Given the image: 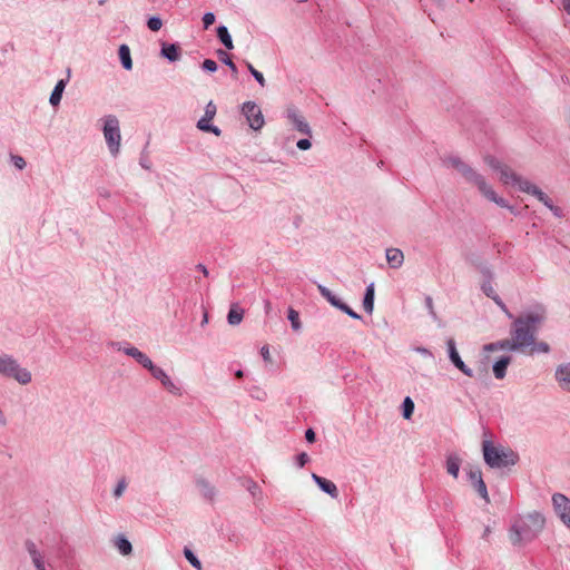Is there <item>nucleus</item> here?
Segmentation results:
<instances>
[{
    "label": "nucleus",
    "instance_id": "f257e3e1",
    "mask_svg": "<svg viewBox=\"0 0 570 570\" xmlns=\"http://www.w3.org/2000/svg\"><path fill=\"white\" fill-rule=\"evenodd\" d=\"M544 318V311L538 309L514 320L512 324V342L517 351L534 345V335Z\"/></svg>",
    "mask_w": 570,
    "mask_h": 570
},
{
    "label": "nucleus",
    "instance_id": "f03ea898",
    "mask_svg": "<svg viewBox=\"0 0 570 570\" xmlns=\"http://www.w3.org/2000/svg\"><path fill=\"white\" fill-rule=\"evenodd\" d=\"M482 450L485 463L494 469L514 465L519 460L513 450L501 445L494 446L490 441H483Z\"/></svg>",
    "mask_w": 570,
    "mask_h": 570
},
{
    "label": "nucleus",
    "instance_id": "7ed1b4c3",
    "mask_svg": "<svg viewBox=\"0 0 570 570\" xmlns=\"http://www.w3.org/2000/svg\"><path fill=\"white\" fill-rule=\"evenodd\" d=\"M459 173L462 174V176L470 183L474 184L480 193L489 200L495 203L500 207H505L513 213V208L508 206L507 202L497 195V193L493 190V188L485 181L484 177L476 173L473 168H471L469 165L462 164L456 169Z\"/></svg>",
    "mask_w": 570,
    "mask_h": 570
},
{
    "label": "nucleus",
    "instance_id": "20e7f679",
    "mask_svg": "<svg viewBox=\"0 0 570 570\" xmlns=\"http://www.w3.org/2000/svg\"><path fill=\"white\" fill-rule=\"evenodd\" d=\"M469 261L485 276V281H483L481 285L482 292L494 301V303L509 316L512 315L508 311L505 304L502 302V299L499 297V295L495 293L493 285L491 284V277H492V268L488 264L485 259H483L478 252H474L471 256H469Z\"/></svg>",
    "mask_w": 570,
    "mask_h": 570
},
{
    "label": "nucleus",
    "instance_id": "39448f33",
    "mask_svg": "<svg viewBox=\"0 0 570 570\" xmlns=\"http://www.w3.org/2000/svg\"><path fill=\"white\" fill-rule=\"evenodd\" d=\"M0 375L12 379L21 385H27L32 381V374L11 355H0Z\"/></svg>",
    "mask_w": 570,
    "mask_h": 570
},
{
    "label": "nucleus",
    "instance_id": "423d86ee",
    "mask_svg": "<svg viewBox=\"0 0 570 570\" xmlns=\"http://www.w3.org/2000/svg\"><path fill=\"white\" fill-rule=\"evenodd\" d=\"M514 185H517L521 191L537 197V199L541 202L544 206H547L553 213L554 216H562V209L560 207L554 206L549 196L528 179H524L521 176H519Z\"/></svg>",
    "mask_w": 570,
    "mask_h": 570
},
{
    "label": "nucleus",
    "instance_id": "0eeeda50",
    "mask_svg": "<svg viewBox=\"0 0 570 570\" xmlns=\"http://www.w3.org/2000/svg\"><path fill=\"white\" fill-rule=\"evenodd\" d=\"M104 136L108 148L112 155H117L120 147V128L119 121L115 116H108L105 120Z\"/></svg>",
    "mask_w": 570,
    "mask_h": 570
},
{
    "label": "nucleus",
    "instance_id": "6e6552de",
    "mask_svg": "<svg viewBox=\"0 0 570 570\" xmlns=\"http://www.w3.org/2000/svg\"><path fill=\"white\" fill-rule=\"evenodd\" d=\"M537 534L530 529V524L524 518L515 522L510 530V540L514 546H521L533 540Z\"/></svg>",
    "mask_w": 570,
    "mask_h": 570
},
{
    "label": "nucleus",
    "instance_id": "1a4fd4ad",
    "mask_svg": "<svg viewBox=\"0 0 570 570\" xmlns=\"http://www.w3.org/2000/svg\"><path fill=\"white\" fill-rule=\"evenodd\" d=\"M551 501L554 513L562 524L570 530V499L562 493H554Z\"/></svg>",
    "mask_w": 570,
    "mask_h": 570
},
{
    "label": "nucleus",
    "instance_id": "9d476101",
    "mask_svg": "<svg viewBox=\"0 0 570 570\" xmlns=\"http://www.w3.org/2000/svg\"><path fill=\"white\" fill-rule=\"evenodd\" d=\"M242 112L247 119L249 127L254 130L263 128L265 120L261 108L253 101H247L242 107Z\"/></svg>",
    "mask_w": 570,
    "mask_h": 570
},
{
    "label": "nucleus",
    "instance_id": "9b49d317",
    "mask_svg": "<svg viewBox=\"0 0 570 570\" xmlns=\"http://www.w3.org/2000/svg\"><path fill=\"white\" fill-rule=\"evenodd\" d=\"M446 350H448V355H449V358H450L451 363L459 371H461L464 375H466L469 377H473L474 373H473L472 368L466 366V364L461 358V356H460V354H459V352L456 350L455 341L453 338H449L446 341Z\"/></svg>",
    "mask_w": 570,
    "mask_h": 570
},
{
    "label": "nucleus",
    "instance_id": "f8f14e48",
    "mask_svg": "<svg viewBox=\"0 0 570 570\" xmlns=\"http://www.w3.org/2000/svg\"><path fill=\"white\" fill-rule=\"evenodd\" d=\"M148 371L169 393L174 395L181 394L180 387L168 376V374L161 367L153 364Z\"/></svg>",
    "mask_w": 570,
    "mask_h": 570
},
{
    "label": "nucleus",
    "instance_id": "ddd939ff",
    "mask_svg": "<svg viewBox=\"0 0 570 570\" xmlns=\"http://www.w3.org/2000/svg\"><path fill=\"white\" fill-rule=\"evenodd\" d=\"M317 288L322 296L327 299V302L333 305L334 307L341 309L342 312L346 313L348 316H351L354 320H360L361 316L354 312L352 308H350L346 304L342 303L327 287L318 284Z\"/></svg>",
    "mask_w": 570,
    "mask_h": 570
},
{
    "label": "nucleus",
    "instance_id": "4468645a",
    "mask_svg": "<svg viewBox=\"0 0 570 570\" xmlns=\"http://www.w3.org/2000/svg\"><path fill=\"white\" fill-rule=\"evenodd\" d=\"M286 116L288 121L297 131L307 136L311 135V128L308 124L305 121L304 117L298 112L296 108H288L286 111Z\"/></svg>",
    "mask_w": 570,
    "mask_h": 570
},
{
    "label": "nucleus",
    "instance_id": "2eb2a0df",
    "mask_svg": "<svg viewBox=\"0 0 570 570\" xmlns=\"http://www.w3.org/2000/svg\"><path fill=\"white\" fill-rule=\"evenodd\" d=\"M469 479L470 481L472 482V485L474 487L475 491L478 492V494L484 499V501L487 503H490V498H489V494H488V489H487V485L482 479V473L479 469L476 470H471L469 472Z\"/></svg>",
    "mask_w": 570,
    "mask_h": 570
},
{
    "label": "nucleus",
    "instance_id": "dca6fc26",
    "mask_svg": "<svg viewBox=\"0 0 570 570\" xmlns=\"http://www.w3.org/2000/svg\"><path fill=\"white\" fill-rule=\"evenodd\" d=\"M26 550L29 553L31 561L37 570H47L45 564V557L43 554L38 550L37 544L32 541H27Z\"/></svg>",
    "mask_w": 570,
    "mask_h": 570
},
{
    "label": "nucleus",
    "instance_id": "f3484780",
    "mask_svg": "<svg viewBox=\"0 0 570 570\" xmlns=\"http://www.w3.org/2000/svg\"><path fill=\"white\" fill-rule=\"evenodd\" d=\"M556 380L562 390L570 392V363L557 367Z\"/></svg>",
    "mask_w": 570,
    "mask_h": 570
},
{
    "label": "nucleus",
    "instance_id": "a211bd4d",
    "mask_svg": "<svg viewBox=\"0 0 570 570\" xmlns=\"http://www.w3.org/2000/svg\"><path fill=\"white\" fill-rule=\"evenodd\" d=\"M313 481L318 485V488L327 493L331 498L336 499L338 497V490L334 482L317 475L316 473L312 474Z\"/></svg>",
    "mask_w": 570,
    "mask_h": 570
},
{
    "label": "nucleus",
    "instance_id": "6ab92c4d",
    "mask_svg": "<svg viewBox=\"0 0 570 570\" xmlns=\"http://www.w3.org/2000/svg\"><path fill=\"white\" fill-rule=\"evenodd\" d=\"M122 351L126 355L135 358L139 364H141L147 370H149L154 364L153 361L145 353H142L135 346L124 347Z\"/></svg>",
    "mask_w": 570,
    "mask_h": 570
},
{
    "label": "nucleus",
    "instance_id": "aec40b11",
    "mask_svg": "<svg viewBox=\"0 0 570 570\" xmlns=\"http://www.w3.org/2000/svg\"><path fill=\"white\" fill-rule=\"evenodd\" d=\"M524 519L530 524V529L533 530L537 535L546 525V518L537 511L529 513Z\"/></svg>",
    "mask_w": 570,
    "mask_h": 570
},
{
    "label": "nucleus",
    "instance_id": "412c9836",
    "mask_svg": "<svg viewBox=\"0 0 570 570\" xmlns=\"http://www.w3.org/2000/svg\"><path fill=\"white\" fill-rule=\"evenodd\" d=\"M500 180L504 185L514 184L519 177V175L508 165H503L500 170Z\"/></svg>",
    "mask_w": 570,
    "mask_h": 570
},
{
    "label": "nucleus",
    "instance_id": "4be33fe9",
    "mask_svg": "<svg viewBox=\"0 0 570 570\" xmlns=\"http://www.w3.org/2000/svg\"><path fill=\"white\" fill-rule=\"evenodd\" d=\"M511 362L510 356H503L493 364V374L495 379L502 380L505 376L507 367Z\"/></svg>",
    "mask_w": 570,
    "mask_h": 570
},
{
    "label": "nucleus",
    "instance_id": "5701e85b",
    "mask_svg": "<svg viewBox=\"0 0 570 570\" xmlns=\"http://www.w3.org/2000/svg\"><path fill=\"white\" fill-rule=\"evenodd\" d=\"M461 459L456 454H450L446 459V471L454 479L459 476Z\"/></svg>",
    "mask_w": 570,
    "mask_h": 570
},
{
    "label": "nucleus",
    "instance_id": "b1692460",
    "mask_svg": "<svg viewBox=\"0 0 570 570\" xmlns=\"http://www.w3.org/2000/svg\"><path fill=\"white\" fill-rule=\"evenodd\" d=\"M114 543H115V547L117 548V550L119 551V553L122 554V556H129L132 552L131 543L122 534L117 535L115 538V542Z\"/></svg>",
    "mask_w": 570,
    "mask_h": 570
},
{
    "label": "nucleus",
    "instance_id": "393cba45",
    "mask_svg": "<svg viewBox=\"0 0 570 570\" xmlns=\"http://www.w3.org/2000/svg\"><path fill=\"white\" fill-rule=\"evenodd\" d=\"M364 311L368 314L373 313L374 309V283H371L366 287V292L363 299Z\"/></svg>",
    "mask_w": 570,
    "mask_h": 570
},
{
    "label": "nucleus",
    "instance_id": "a878e982",
    "mask_svg": "<svg viewBox=\"0 0 570 570\" xmlns=\"http://www.w3.org/2000/svg\"><path fill=\"white\" fill-rule=\"evenodd\" d=\"M385 259L390 267L399 268L404 263L403 252H385Z\"/></svg>",
    "mask_w": 570,
    "mask_h": 570
},
{
    "label": "nucleus",
    "instance_id": "bb28decb",
    "mask_svg": "<svg viewBox=\"0 0 570 570\" xmlns=\"http://www.w3.org/2000/svg\"><path fill=\"white\" fill-rule=\"evenodd\" d=\"M244 317V311L238 307V305L234 304L230 306V309L227 315V322L229 325H238Z\"/></svg>",
    "mask_w": 570,
    "mask_h": 570
},
{
    "label": "nucleus",
    "instance_id": "cd10ccee",
    "mask_svg": "<svg viewBox=\"0 0 570 570\" xmlns=\"http://www.w3.org/2000/svg\"><path fill=\"white\" fill-rule=\"evenodd\" d=\"M485 351H497V350H508V351H517L513 346L512 340H502L495 343H490L484 345Z\"/></svg>",
    "mask_w": 570,
    "mask_h": 570
},
{
    "label": "nucleus",
    "instance_id": "c85d7f7f",
    "mask_svg": "<svg viewBox=\"0 0 570 570\" xmlns=\"http://www.w3.org/2000/svg\"><path fill=\"white\" fill-rule=\"evenodd\" d=\"M119 58H120V61L122 63V67L126 70H130L132 68V60H131V56H130V50H129V47L127 45H121L119 47Z\"/></svg>",
    "mask_w": 570,
    "mask_h": 570
},
{
    "label": "nucleus",
    "instance_id": "c756f323",
    "mask_svg": "<svg viewBox=\"0 0 570 570\" xmlns=\"http://www.w3.org/2000/svg\"><path fill=\"white\" fill-rule=\"evenodd\" d=\"M161 52L170 61L179 59V47L177 45H164Z\"/></svg>",
    "mask_w": 570,
    "mask_h": 570
},
{
    "label": "nucleus",
    "instance_id": "7c9ffc66",
    "mask_svg": "<svg viewBox=\"0 0 570 570\" xmlns=\"http://www.w3.org/2000/svg\"><path fill=\"white\" fill-rule=\"evenodd\" d=\"M217 36H218L219 40L224 43V46L227 49H233L234 48L232 37H230L229 32H228V29L225 26L218 27Z\"/></svg>",
    "mask_w": 570,
    "mask_h": 570
},
{
    "label": "nucleus",
    "instance_id": "2f4dec72",
    "mask_svg": "<svg viewBox=\"0 0 570 570\" xmlns=\"http://www.w3.org/2000/svg\"><path fill=\"white\" fill-rule=\"evenodd\" d=\"M65 87H66V83L63 80H59L57 82V85L50 96V104L52 106H57L60 102Z\"/></svg>",
    "mask_w": 570,
    "mask_h": 570
},
{
    "label": "nucleus",
    "instance_id": "473e14b6",
    "mask_svg": "<svg viewBox=\"0 0 570 570\" xmlns=\"http://www.w3.org/2000/svg\"><path fill=\"white\" fill-rule=\"evenodd\" d=\"M197 128L203 131L213 132L216 136H220L222 134L218 127L209 125V120L205 118L198 120Z\"/></svg>",
    "mask_w": 570,
    "mask_h": 570
},
{
    "label": "nucleus",
    "instance_id": "72a5a7b5",
    "mask_svg": "<svg viewBox=\"0 0 570 570\" xmlns=\"http://www.w3.org/2000/svg\"><path fill=\"white\" fill-rule=\"evenodd\" d=\"M287 317L291 322L292 328L295 332H298L302 328V323L299 321L298 312L291 307V308H288Z\"/></svg>",
    "mask_w": 570,
    "mask_h": 570
},
{
    "label": "nucleus",
    "instance_id": "f704fd0d",
    "mask_svg": "<svg viewBox=\"0 0 570 570\" xmlns=\"http://www.w3.org/2000/svg\"><path fill=\"white\" fill-rule=\"evenodd\" d=\"M414 402L410 396H406L403 401L402 409H403V417L405 420H410L414 412Z\"/></svg>",
    "mask_w": 570,
    "mask_h": 570
},
{
    "label": "nucleus",
    "instance_id": "c9c22d12",
    "mask_svg": "<svg viewBox=\"0 0 570 570\" xmlns=\"http://www.w3.org/2000/svg\"><path fill=\"white\" fill-rule=\"evenodd\" d=\"M184 556L196 570H203L202 562L189 548L184 549Z\"/></svg>",
    "mask_w": 570,
    "mask_h": 570
},
{
    "label": "nucleus",
    "instance_id": "e433bc0d",
    "mask_svg": "<svg viewBox=\"0 0 570 570\" xmlns=\"http://www.w3.org/2000/svg\"><path fill=\"white\" fill-rule=\"evenodd\" d=\"M218 55H219L220 60H222L224 63H226V65L230 68V70H232V72H233L234 77H236V76H237V67H236V65L232 61V59L229 58V56H228L225 51H223V50H219V51H218Z\"/></svg>",
    "mask_w": 570,
    "mask_h": 570
},
{
    "label": "nucleus",
    "instance_id": "4c0bfd02",
    "mask_svg": "<svg viewBox=\"0 0 570 570\" xmlns=\"http://www.w3.org/2000/svg\"><path fill=\"white\" fill-rule=\"evenodd\" d=\"M246 66L249 70V72L254 76V78L257 80V82L264 87L265 86V78L261 71L254 68V66L250 62H246Z\"/></svg>",
    "mask_w": 570,
    "mask_h": 570
},
{
    "label": "nucleus",
    "instance_id": "58836bf2",
    "mask_svg": "<svg viewBox=\"0 0 570 570\" xmlns=\"http://www.w3.org/2000/svg\"><path fill=\"white\" fill-rule=\"evenodd\" d=\"M484 163L490 167L492 168L493 170H497L499 171L500 168L504 165L503 163L499 161L497 158H494L493 156H485L484 157Z\"/></svg>",
    "mask_w": 570,
    "mask_h": 570
},
{
    "label": "nucleus",
    "instance_id": "ea45409f",
    "mask_svg": "<svg viewBox=\"0 0 570 570\" xmlns=\"http://www.w3.org/2000/svg\"><path fill=\"white\" fill-rule=\"evenodd\" d=\"M216 111H217L216 105L213 101H209L205 108V115L203 118L210 121L212 119H214Z\"/></svg>",
    "mask_w": 570,
    "mask_h": 570
},
{
    "label": "nucleus",
    "instance_id": "a19ab883",
    "mask_svg": "<svg viewBox=\"0 0 570 570\" xmlns=\"http://www.w3.org/2000/svg\"><path fill=\"white\" fill-rule=\"evenodd\" d=\"M198 485L205 497L212 498L215 494V489L206 481H199Z\"/></svg>",
    "mask_w": 570,
    "mask_h": 570
},
{
    "label": "nucleus",
    "instance_id": "79ce46f5",
    "mask_svg": "<svg viewBox=\"0 0 570 570\" xmlns=\"http://www.w3.org/2000/svg\"><path fill=\"white\" fill-rule=\"evenodd\" d=\"M147 26L151 31H158L160 30L163 22L158 17H151L147 21Z\"/></svg>",
    "mask_w": 570,
    "mask_h": 570
},
{
    "label": "nucleus",
    "instance_id": "37998d69",
    "mask_svg": "<svg viewBox=\"0 0 570 570\" xmlns=\"http://www.w3.org/2000/svg\"><path fill=\"white\" fill-rule=\"evenodd\" d=\"M126 488H127L126 480L125 479L119 480L114 490L115 498H120L124 494Z\"/></svg>",
    "mask_w": 570,
    "mask_h": 570
},
{
    "label": "nucleus",
    "instance_id": "c03bdc74",
    "mask_svg": "<svg viewBox=\"0 0 570 570\" xmlns=\"http://www.w3.org/2000/svg\"><path fill=\"white\" fill-rule=\"evenodd\" d=\"M247 490L250 492V494L254 497V498H262V490L259 488V485L254 482V481H250L248 487H247Z\"/></svg>",
    "mask_w": 570,
    "mask_h": 570
},
{
    "label": "nucleus",
    "instance_id": "a18cd8bd",
    "mask_svg": "<svg viewBox=\"0 0 570 570\" xmlns=\"http://www.w3.org/2000/svg\"><path fill=\"white\" fill-rule=\"evenodd\" d=\"M203 68L207 71L214 72L217 70V63L212 59H206L203 62Z\"/></svg>",
    "mask_w": 570,
    "mask_h": 570
},
{
    "label": "nucleus",
    "instance_id": "49530a36",
    "mask_svg": "<svg viewBox=\"0 0 570 570\" xmlns=\"http://www.w3.org/2000/svg\"><path fill=\"white\" fill-rule=\"evenodd\" d=\"M205 29L209 28L215 22V16L212 12H207L203 17Z\"/></svg>",
    "mask_w": 570,
    "mask_h": 570
},
{
    "label": "nucleus",
    "instance_id": "de8ad7c7",
    "mask_svg": "<svg viewBox=\"0 0 570 570\" xmlns=\"http://www.w3.org/2000/svg\"><path fill=\"white\" fill-rule=\"evenodd\" d=\"M12 161H13V165L18 168V169H23L26 167V160L23 159V157L21 156H18V155H13L11 157Z\"/></svg>",
    "mask_w": 570,
    "mask_h": 570
},
{
    "label": "nucleus",
    "instance_id": "09e8293b",
    "mask_svg": "<svg viewBox=\"0 0 570 570\" xmlns=\"http://www.w3.org/2000/svg\"><path fill=\"white\" fill-rule=\"evenodd\" d=\"M425 306L430 313V315L433 317V318H436V313L434 311V304H433V299L432 297L428 296L425 298Z\"/></svg>",
    "mask_w": 570,
    "mask_h": 570
},
{
    "label": "nucleus",
    "instance_id": "8fccbe9b",
    "mask_svg": "<svg viewBox=\"0 0 570 570\" xmlns=\"http://www.w3.org/2000/svg\"><path fill=\"white\" fill-rule=\"evenodd\" d=\"M308 461L309 456L305 452L297 455V465L299 468H303Z\"/></svg>",
    "mask_w": 570,
    "mask_h": 570
},
{
    "label": "nucleus",
    "instance_id": "3c124183",
    "mask_svg": "<svg viewBox=\"0 0 570 570\" xmlns=\"http://www.w3.org/2000/svg\"><path fill=\"white\" fill-rule=\"evenodd\" d=\"M534 350L538 352L548 353L550 351V347L547 343L540 342L538 344H534L533 351Z\"/></svg>",
    "mask_w": 570,
    "mask_h": 570
},
{
    "label": "nucleus",
    "instance_id": "603ef678",
    "mask_svg": "<svg viewBox=\"0 0 570 570\" xmlns=\"http://www.w3.org/2000/svg\"><path fill=\"white\" fill-rule=\"evenodd\" d=\"M312 146L311 141L308 139H301L297 141V147L301 149V150H307L309 149Z\"/></svg>",
    "mask_w": 570,
    "mask_h": 570
},
{
    "label": "nucleus",
    "instance_id": "864d4df0",
    "mask_svg": "<svg viewBox=\"0 0 570 570\" xmlns=\"http://www.w3.org/2000/svg\"><path fill=\"white\" fill-rule=\"evenodd\" d=\"M261 354L263 356V358L266 361V362H271L272 361V356H271V353H269V348L268 346H263L261 348Z\"/></svg>",
    "mask_w": 570,
    "mask_h": 570
},
{
    "label": "nucleus",
    "instance_id": "5fc2aeb1",
    "mask_svg": "<svg viewBox=\"0 0 570 570\" xmlns=\"http://www.w3.org/2000/svg\"><path fill=\"white\" fill-rule=\"evenodd\" d=\"M446 163L453 168L458 169V167L462 164V160L455 157H450Z\"/></svg>",
    "mask_w": 570,
    "mask_h": 570
},
{
    "label": "nucleus",
    "instance_id": "6e6d98bb",
    "mask_svg": "<svg viewBox=\"0 0 570 570\" xmlns=\"http://www.w3.org/2000/svg\"><path fill=\"white\" fill-rule=\"evenodd\" d=\"M305 439L307 442L312 443L315 441V432L312 429L306 430L305 432Z\"/></svg>",
    "mask_w": 570,
    "mask_h": 570
},
{
    "label": "nucleus",
    "instance_id": "4d7b16f0",
    "mask_svg": "<svg viewBox=\"0 0 570 570\" xmlns=\"http://www.w3.org/2000/svg\"><path fill=\"white\" fill-rule=\"evenodd\" d=\"M415 352L420 353L423 356L432 357L431 352L425 347H415Z\"/></svg>",
    "mask_w": 570,
    "mask_h": 570
},
{
    "label": "nucleus",
    "instance_id": "13d9d810",
    "mask_svg": "<svg viewBox=\"0 0 570 570\" xmlns=\"http://www.w3.org/2000/svg\"><path fill=\"white\" fill-rule=\"evenodd\" d=\"M561 3L563 9L570 14V0H562Z\"/></svg>",
    "mask_w": 570,
    "mask_h": 570
},
{
    "label": "nucleus",
    "instance_id": "bf43d9fd",
    "mask_svg": "<svg viewBox=\"0 0 570 570\" xmlns=\"http://www.w3.org/2000/svg\"><path fill=\"white\" fill-rule=\"evenodd\" d=\"M0 424L1 425H6L7 424V419H6L4 413L2 412L1 409H0Z\"/></svg>",
    "mask_w": 570,
    "mask_h": 570
},
{
    "label": "nucleus",
    "instance_id": "052dcab7",
    "mask_svg": "<svg viewBox=\"0 0 570 570\" xmlns=\"http://www.w3.org/2000/svg\"><path fill=\"white\" fill-rule=\"evenodd\" d=\"M0 424L1 425H6L7 424V419H6L4 413L2 412L1 409H0Z\"/></svg>",
    "mask_w": 570,
    "mask_h": 570
},
{
    "label": "nucleus",
    "instance_id": "680f3d73",
    "mask_svg": "<svg viewBox=\"0 0 570 570\" xmlns=\"http://www.w3.org/2000/svg\"><path fill=\"white\" fill-rule=\"evenodd\" d=\"M198 268L204 273V275H208V271L204 265H198Z\"/></svg>",
    "mask_w": 570,
    "mask_h": 570
},
{
    "label": "nucleus",
    "instance_id": "e2e57ef3",
    "mask_svg": "<svg viewBox=\"0 0 570 570\" xmlns=\"http://www.w3.org/2000/svg\"><path fill=\"white\" fill-rule=\"evenodd\" d=\"M207 322H208V315H207V313H205L203 316L202 325L207 324Z\"/></svg>",
    "mask_w": 570,
    "mask_h": 570
},
{
    "label": "nucleus",
    "instance_id": "0e129e2a",
    "mask_svg": "<svg viewBox=\"0 0 570 570\" xmlns=\"http://www.w3.org/2000/svg\"><path fill=\"white\" fill-rule=\"evenodd\" d=\"M236 376H237V377H243V371H240V370H239V371H237V372H236Z\"/></svg>",
    "mask_w": 570,
    "mask_h": 570
}]
</instances>
